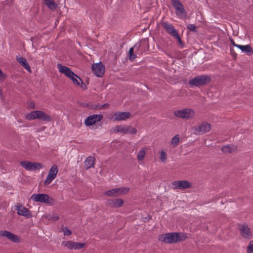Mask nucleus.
I'll return each mask as SVG.
<instances>
[{"label":"nucleus","instance_id":"nucleus-34","mask_svg":"<svg viewBox=\"0 0 253 253\" xmlns=\"http://www.w3.org/2000/svg\"><path fill=\"white\" fill-rule=\"evenodd\" d=\"M160 159L163 163H165L167 160V156L166 153L164 151H161Z\"/></svg>","mask_w":253,"mask_h":253},{"label":"nucleus","instance_id":"nucleus-32","mask_svg":"<svg viewBox=\"0 0 253 253\" xmlns=\"http://www.w3.org/2000/svg\"><path fill=\"white\" fill-rule=\"evenodd\" d=\"M234 150L233 147L230 145H226L223 147L221 150L224 153H231Z\"/></svg>","mask_w":253,"mask_h":253},{"label":"nucleus","instance_id":"nucleus-23","mask_svg":"<svg viewBox=\"0 0 253 253\" xmlns=\"http://www.w3.org/2000/svg\"><path fill=\"white\" fill-rule=\"evenodd\" d=\"M16 60L28 72H31V68L26 59L22 57H16Z\"/></svg>","mask_w":253,"mask_h":253},{"label":"nucleus","instance_id":"nucleus-25","mask_svg":"<svg viewBox=\"0 0 253 253\" xmlns=\"http://www.w3.org/2000/svg\"><path fill=\"white\" fill-rule=\"evenodd\" d=\"M237 47L240 49L243 52L248 53L253 52V49L250 44L245 45H239L237 46Z\"/></svg>","mask_w":253,"mask_h":253},{"label":"nucleus","instance_id":"nucleus-8","mask_svg":"<svg viewBox=\"0 0 253 253\" xmlns=\"http://www.w3.org/2000/svg\"><path fill=\"white\" fill-rule=\"evenodd\" d=\"M130 116V113L128 112H117L110 115L109 118L113 121H121L126 120Z\"/></svg>","mask_w":253,"mask_h":253},{"label":"nucleus","instance_id":"nucleus-42","mask_svg":"<svg viewBox=\"0 0 253 253\" xmlns=\"http://www.w3.org/2000/svg\"><path fill=\"white\" fill-rule=\"evenodd\" d=\"M230 42H231V43L232 44V45H233V46H236V47H237V46H238V45H239V44H236V43L234 42V40H233L232 39H230Z\"/></svg>","mask_w":253,"mask_h":253},{"label":"nucleus","instance_id":"nucleus-35","mask_svg":"<svg viewBox=\"0 0 253 253\" xmlns=\"http://www.w3.org/2000/svg\"><path fill=\"white\" fill-rule=\"evenodd\" d=\"M85 244V243H78V242H74V250H79L83 248Z\"/></svg>","mask_w":253,"mask_h":253},{"label":"nucleus","instance_id":"nucleus-29","mask_svg":"<svg viewBox=\"0 0 253 253\" xmlns=\"http://www.w3.org/2000/svg\"><path fill=\"white\" fill-rule=\"evenodd\" d=\"M176 242L184 241L187 238V235L186 234L183 233H176Z\"/></svg>","mask_w":253,"mask_h":253},{"label":"nucleus","instance_id":"nucleus-39","mask_svg":"<svg viewBox=\"0 0 253 253\" xmlns=\"http://www.w3.org/2000/svg\"><path fill=\"white\" fill-rule=\"evenodd\" d=\"M63 232L64 235L69 236L72 234V232L68 228L65 227L63 229Z\"/></svg>","mask_w":253,"mask_h":253},{"label":"nucleus","instance_id":"nucleus-44","mask_svg":"<svg viewBox=\"0 0 253 253\" xmlns=\"http://www.w3.org/2000/svg\"><path fill=\"white\" fill-rule=\"evenodd\" d=\"M109 106V104L106 103L103 105H102L100 108H107Z\"/></svg>","mask_w":253,"mask_h":253},{"label":"nucleus","instance_id":"nucleus-37","mask_svg":"<svg viewBox=\"0 0 253 253\" xmlns=\"http://www.w3.org/2000/svg\"><path fill=\"white\" fill-rule=\"evenodd\" d=\"M27 104L28 109H34L36 108L35 102L33 101H29Z\"/></svg>","mask_w":253,"mask_h":253},{"label":"nucleus","instance_id":"nucleus-45","mask_svg":"<svg viewBox=\"0 0 253 253\" xmlns=\"http://www.w3.org/2000/svg\"><path fill=\"white\" fill-rule=\"evenodd\" d=\"M232 50H233V49H232V48H230L231 52H232Z\"/></svg>","mask_w":253,"mask_h":253},{"label":"nucleus","instance_id":"nucleus-9","mask_svg":"<svg viewBox=\"0 0 253 253\" xmlns=\"http://www.w3.org/2000/svg\"><path fill=\"white\" fill-rule=\"evenodd\" d=\"M58 171V167L56 165H52L50 168L48 174L44 181V185L50 184L56 177Z\"/></svg>","mask_w":253,"mask_h":253},{"label":"nucleus","instance_id":"nucleus-16","mask_svg":"<svg viewBox=\"0 0 253 253\" xmlns=\"http://www.w3.org/2000/svg\"><path fill=\"white\" fill-rule=\"evenodd\" d=\"M0 235L7 238L13 242L16 243L20 242V239L19 237L10 232L6 230H2L0 231Z\"/></svg>","mask_w":253,"mask_h":253},{"label":"nucleus","instance_id":"nucleus-22","mask_svg":"<svg viewBox=\"0 0 253 253\" xmlns=\"http://www.w3.org/2000/svg\"><path fill=\"white\" fill-rule=\"evenodd\" d=\"M70 80H72L73 83L78 86L83 87L84 83L81 79L76 74L73 72V75H71L70 77H68Z\"/></svg>","mask_w":253,"mask_h":253},{"label":"nucleus","instance_id":"nucleus-12","mask_svg":"<svg viewBox=\"0 0 253 253\" xmlns=\"http://www.w3.org/2000/svg\"><path fill=\"white\" fill-rule=\"evenodd\" d=\"M193 129L196 134H203L210 130L211 125L207 123H203L200 125L194 127Z\"/></svg>","mask_w":253,"mask_h":253},{"label":"nucleus","instance_id":"nucleus-31","mask_svg":"<svg viewBox=\"0 0 253 253\" xmlns=\"http://www.w3.org/2000/svg\"><path fill=\"white\" fill-rule=\"evenodd\" d=\"M179 141V137L178 135H175L171 139V143L173 147H175L177 146L178 143Z\"/></svg>","mask_w":253,"mask_h":253},{"label":"nucleus","instance_id":"nucleus-41","mask_svg":"<svg viewBox=\"0 0 253 253\" xmlns=\"http://www.w3.org/2000/svg\"><path fill=\"white\" fill-rule=\"evenodd\" d=\"M174 38H175L177 40V41L180 44H181V45L182 44V40H181L178 34H177V36H175Z\"/></svg>","mask_w":253,"mask_h":253},{"label":"nucleus","instance_id":"nucleus-27","mask_svg":"<svg viewBox=\"0 0 253 253\" xmlns=\"http://www.w3.org/2000/svg\"><path fill=\"white\" fill-rule=\"evenodd\" d=\"M45 4L51 10H54L56 8L57 5L53 0H44Z\"/></svg>","mask_w":253,"mask_h":253},{"label":"nucleus","instance_id":"nucleus-40","mask_svg":"<svg viewBox=\"0 0 253 253\" xmlns=\"http://www.w3.org/2000/svg\"><path fill=\"white\" fill-rule=\"evenodd\" d=\"M5 79V75L2 73L1 70L0 69V81L4 80Z\"/></svg>","mask_w":253,"mask_h":253},{"label":"nucleus","instance_id":"nucleus-4","mask_svg":"<svg viewBox=\"0 0 253 253\" xmlns=\"http://www.w3.org/2000/svg\"><path fill=\"white\" fill-rule=\"evenodd\" d=\"M31 199L35 202H41L52 205L54 203V200L49 196L44 194H33Z\"/></svg>","mask_w":253,"mask_h":253},{"label":"nucleus","instance_id":"nucleus-10","mask_svg":"<svg viewBox=\"0 0 253 253\" xmlns=\"http://www.w3.org/2000/svg\"><path fill=\"white\" fill-rule=\"evenodd\" d=\"M21 166L27 170L33 171L39 170L43 167V165L39 163H32L28 161H22L21 162Z\"/></svg>","mask_w":253,"mask_h":253},{"label":"nucleus","instance_id":"nucleus-18","mask_svg":"<svg viewBox=\"0 0 253 253\" xmlns=\"http://www.w3.org/2000/svg\"><path fill=\"white\" fill-rule=\"evenodd\" d=\"M15 209L17 210L18 214L20 215H22L27 218H29L32 216L31 212L22 205L16 206Z\"/></svg>","mask_w":253,"mask_h":253},{"label":"nucleus","instance_id":"nucleus-20","mask_svg":"<svg viewBox=\"0 0 253 253\" xmlns=\"http://www.w3.org/2000/svg\"><path fill=\"white\" fill-rule=\"evenodd\" d=\"M124 200L121 199H108L106 205L112 208H118L123 206Z\"/></svg>","mask_w":253,"mask_h":253},{"label":"nucleus","instance_id":"nucleus-5","mask_svg":"<svg viewBox=\"0 0 253 253\" xmlns=\"http://www.w3.org/2000/svg\"><path fill=\"white\" fill-rule=\"evenodd\" d=\"M210 81L211 78L210 77L206 75H203L197 76L190 80L189 84L191 86H199L209 83Z\"/></svg>","mask_w":253,"mask_h":253},{"label":"nucleus","instance_id":"nucleus-33","mask_svg":"<svg viewBox=\"0 0 253 253\" xmlns=\"http://www.w3.org/2000/svg\"><path fill=\"white\" fill-rule=\"evenodd\" d=\"M48 220L56 221L59 219V217L56 213L49 214L46 216Z\"/></svg>","mask_w":253,"mask_h":253},{"label":"nucleus","instance_id":"nucleus-11","mask_svg":"<svg viewBox=\"0 0 253 253\" xmlns=\"http://www.w3.org/2000/svg\"><path fill=\"white\" fill-rule=\"evenodd\" d=\"M176 233H170L165 234H162L159 236V241L167 243H175L176 241Z\"/></svg>","mask_w":253,"mask_h":253},{"label":"nucleus","instance_id":"nucleus-2","mask_svg":"<svg viewBox=\"0 0 253 253\" xmlns=\"http://www.w3.org/2000/svg\"><path fill=\"white\" fill-rule=\"evenodd\" d=\"M173 115L182 119L190 120L195 116V111L191 108H186L174 111Z\"/></svg>","mask_w":253,"mask_h":253},{"label":"nucleus","instance_id":"nucleus-3","mask_svg":"<svg viewBox=\"0 0 253 253\" xmlns=\"http://www.w3.org/2000/svg\"><path fill=\"white\" fill-rule=\"evenodd\" d=\"M172 4L175 10V14L180 19L187 17V13L182 3L179 0H171Z\"/></svg>","mask_w":253,"mask_h":253},{"label":"nucleus","instance_id":"nucleus-14","mask_svg":"<svg viewBox=\"0 0 253 253\" xmlns=\"http://www.w3.org/2000/svg\"><path fill=\"white\" fill-rule=\"evenodd\" d=\"M92 70L96 76L101 77L104 74L105 67L101 62H99L92 65Z\"/></svg>","mask_w":253,"mask_h":253},{"label":"nucleus","instance_id":"nucleus-7","mask_svg":"<svg viewBox=\"0 0 253 253\" xmlns=\"http://www.w3.org/2000/svg\"><path fill=\"white\" fill-rule=\"evenodd\" d=\"M129 191L128 187H121L107 190L104 192V195L109 197H118L126 194Z\"/></svg>","mask_w":253,"mask_h":253},{"label":"nucleus","instance_id":"nucleus-19","mask_svg":"<svg viewBox=\"0 0 253 253\" xmlns=\"http://www.w3.org/2000/svg\"><path fill=\"white\" fill-rule=\"evenodd\" d=\"M162 25L164 28H165L169 34L174 37L175 36H177L178 33L171 24L166 22H163L162 23Z\"/></svg>","mask_w":253,"mask_h":253},{"label":"nucleus","instance_id":"nucleus-17","mask_svg":"<svg viewBox=\"0 0 253 253\" xmlns=\"http://www.w3.org/2000/svg\"><path fill=\"white\" fill-rule=\"evenodd\" d=\"M174 189H184L191 186V183L186 180L175 181L172 183Z\"/></svg>","mask_w":253,"mask_h":253},{"label":"nucleus","instance_id":"nucleus-13","mask_svg":"<svg viewBox=\"0 0 253 253\" xmlns=\"http://www.w3.org/2000/svg\"><path fill=\"white\" fill-rule=\"evenodd\" d=\"M239 230L242 236L244 238L250 239L252 237V233L247 224H243L239 226Z\"/></svg>","mask_w":253,"mask_h":253},{"label":"nucleus","instance_id":"nucleus-6","mask_svg":"<svg viewBox=\"0 0 253 253\" xmlns=\"http://www.w3.org/2000/svg\"><path fill=\"white\" fill-rule=\"evenodd\" d=\"M113 132H120L123 134H135L137 129L132 126H128L126 125H118L112 128Z\"/></svg>","mask_w":253,"mask_h":253},{"label":"nucleus","instance_id":"nucleus-1","mask_svg":"<svg viewBox=\"0 0 253 253\" xmlns=\"http://www.w3.org/2000/svg\"><path fill=\"white\" fill-rule=\"evenodd\" d=\"M25 117L26 119L29 120L38 119L42 121L50 122L52 120L50 116L40 110L33 111L29 113H27Z\"/></svg>","mask_w":253,"mask_h":253},{"label":"nucleus","instance_id":"nucleus-36","mask_svg":"<svg viewBox=\"0 0 253 253\" xmlns=\"http://www.w3.org/2000/svg\"><path fill=\"white\" fill-rule=\"evenodd\" d=\"M247 253H253V241H251L249 244Z\"/></svg>","mask_w":253,"mask_h":253},{"label":"nucleus","instance_id":"nucleus-28","mask_svg":"<svg viewBox=\"0 0 253 253\" xmlns=\"http://www.w3.org/2000/svg\"><path fill=\"white\" fill-rule=\"evenodd\" d=\"M62 246L69 250L74 249V242L72 241H63L62 243Z\"/></svg>","mask_w":253,"mask_h":253},{"label":"nucleus","instance_id":"nucleus-26","mask_svg":"<svg viewBox=\"0 0 253 253\" xmlns=\"http://www.w3.org/2000/svg\"><path fill=\"white\" fill-rule=\"evenodd\" d=\"M146 149L144 148L141 149L137 153V158L139 161H142L145 156Z\"/></svg>","mask_w":253,"mask_h":253},{"label":"nucleus","instance_id":"nucleus-24","mask_svg":"<svg viewBox=\"0 0 253 253\" xmlns=\"http://www.w3.org/2000/svg\"><path fill=\"white\" fill-rule=\"evenodd\" d=\"M95 159L93 157H88L84 162V166L86 169H88L94 166Z\"/></svg>","mask_w":253,"mask_h":253},{"label":"nucleus","instance_id":"nucleus-38","mask_svg":"<svg viewBox=\"0 0 253 253\" xmlns=\"http://www.w3.org/2000/svg\"><path fill=\"white\" fill-rule=\"evenodd\" d=\"M187 28L192 32L196 31V27L194 24H189L187 25Z\"/></svg>","mask_w":253,"mask_h":253},{"label":"nucleus","instance_id":"nucleus-30","mask_svg":"<svg viewBox=\"0 0 253 253\" xmlns=\"http://www.w3.org/2000/svg\"><path fill=\"white\" fill-rule=\"evenodd\" d=\"M136 45H134L133 47H131L129 50V59L130 60L133 61L136 58V55L133 54L134 49L136 47Z\"/></svg>","mask_w":253,"mask_h":253},{"label":"nucleus","instance_id":"nucleus-15","mask_svg":"<svg viewBox=\"0 0 253 253\" xmlns=\"http://www.w3.org/2000/svg\"><path fill=\"white\" fill-rule=\"evenodd\" d=\"M103 118V116L100 114L92 115L88 116L84 121V124L86 126H91L95 124L97 122H99Z\"/></svg>","mask_w":253,"mask_h":253},{"label":"nucleus","instance_id":"nucleus-43","mask_svg":"<svg viewBox=\"0 0 253 253\" xmlns=\"http://www.w3.org/2000/svg\"><path fill=\"white\" fill-rule=\"evenodd\" d=\"M45 128H46L45 126H42L37 130V131H44L45 130Z\"/></svg>","mask_w":253,"mask_h":253},{"label":"nucleus","instance_id":"nucleus-21","mask_svg":"<svg viewBox=\"0 0 253 253\" xmlns=\"http://www.w3.org/2000/svg\"><path fill=\"white\" fill-rule=\"evenodd\" d=\"M57 68L60 73L64 74L67 77H70L71 75H73V72L71 70L65 66L62 65L60 63H58L57 65Z\"/></svg>","mask_w":253,"mask_h":253}]
</instances>
